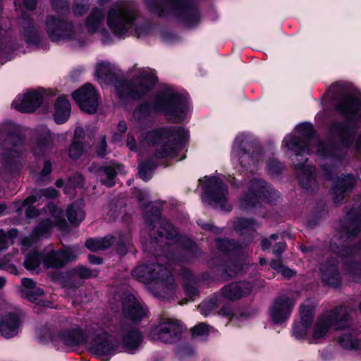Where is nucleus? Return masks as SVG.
Here are the masks:
<instances>
[{
	"mask_svg": "<svg viewBox=\"0 0 361 361\" xmlns=\"http://www.w3.org/2000/svg\"><path fill=\"white\" fill-rule=\"evenodd\" d=\"M190 101L187 94L171 87L161 90L152 102H144L138 104L135 114L139 118L149 116L152 113L159 114L173 123H182L187 118Z\"/></svg>",
	"mask_w": 361,
	"mask_h": 361,
	"instance_id": "obj_1",
	"label": "nucleus"
},
{
	"mask_svg": "<svg viewBox=\"0 0 361 361\" xmlns=\"http://www.w3.org/2000/svg\"><path fill=\"white\" fill-rule=\"evenodd\" d=\"M145 138L148 144L159 147L154 154L156 159L173 158L185 147L190 132L179 126H161L149 130Z\"/></svg>",
	"mask_w": 361,
	"mask_h": 361,
	"instance_id": "obj_2",
	"label": "nucleus"
},
{
	"mask_svg": "<svg viewBox=\"0 0 361 361\" xmlns=\"http://www.w3.org/2000/svg\"><path fill=\"white\" fill-rule=\"evenodd\" d=\"M335 109L345 118V120L331 122L329 125V132L338 137L343 147L349 148L357 133V118L361 120V99L348 94L336 104Z\"/></svg>",
	"mask_w": 361,
	"mask_h": 361,
	"instance_id": "obj_3",
	"label": "nucleus"
},
{
	"mask_svg": "<svg viewBox=\"0 0 361 361\" xmlns=\"http://www.w3.org/2000/svg\"><path fill=\"white\" fill-rule=\"evenodd\" d=\"M145 221L149 226V243L143 245L144 250L157 256L161 245L159 243L165 240H172L178 235L176 227L168 219L161 216V209L152 207L145 215Z\"/></svg>",
	"mask_w": 361,
	"mask_h": 361,
	"instance_id": "obj_4",
	"label": "nucleus"
},
{
	"mask_svg": "<svg viewBox=\"0 0 361 361\" xmlns=\"http://www.w3.org/2000/svg\"><path fill=\"white\" fill-rule=\"evenodd\" d=\"M158 81L155 73L144 71L131 80L117 78L114 87L116 95L121 101L128 99L140 101L155 87Z\"/></svg>",
	"mask_w": 361,
	"mask_h": 361,
	"instance_id": "obj_5",
	"label": "nucleus"
},
{
	"mask_svg": "<svg viewBox=\"0 0 361 361\" xmlns=\"http://www.w3.org/2000/svg\"><path fill=\"white\" fill-rule=\"evenodd\" d=\"M75 258L76 256L71 247L51 250L44 255L33 250L26 255L23 264L27 270H35L42 261L47 268L59 269L74 261Z\"/></svg>",
	"mask_w": 361,
	"mask_h": 361,
	"instance_id": "obj_6",
	"label": "nucleus"
},
{
	"mask_svg": "<svg viewBox=\"0 0 361 361\" xmlns=\"http://www.w3.org/2000/svg\"><path fill=\"white\" fill-rule=\"evenodd\" d=\"M25 145V137L14 130L4 132L0 129V149L2 165L6 171L12 173L18 170L17 158L21 152L18 149Z\"/></svg>",
	"mask_w": 361,
	"mask_h": 361,
	"instance_id": "obj_7",
	"label": "nucleus"
},
{
	"mask_svg": "<svg viewBox=\"0 0 361 361\" xmlns=\"http://www.w3.org/2000/svg\"><path fill=\"white\" fill-rule=\"evenodd\" d=\"M253 239L252 234L247 235L243 240L227 238V278L245 272V268L250 263L245 250Z\"/></svg>",
	"mask_w": 361,
	"mask_h": 361,
	"instance_id": "obj_8",
	"label": "nucleus"
},
{
	"mask_svg": "<svg viewBox=\"0 0 361 361\" xmlns=\"http://www.w3.org/2000/svg\"><path fill=\"white\" fill-rule=\"evenodd\" d=\"M202 190L201 200L204 207L226 211V190L224 181L216 176H204L198 180Z\"/></svg>",
	"mask_w": 361,
	"mask_h": 361,
	"instance_id": "obj_9",
	"label": "nucleus"
},
{
	"mask_svg": "<svg viewBox=\"0 0 361 361\" xmlns=\"http://www.w3.org/2000/svg\"><path fill=\"white\" fill-rule=\"evenodd\" d=\"M235 144L238 145V161L242 168L247 172L253 173L258 169L262 158V149L249 142L244 134H240L235 139Z\"/></svg>",
	"mask_w": 361,
	"mask_h": 361,
	"instance_id": "obj_10",
	"label": "nucleus"
},
{
	"mask_svg": "<svg viewBox=\"0 0 361 361\" xmlns=\"http://www.w3.org/2000/svg\"><path fill=\"white\" fill-rule=\"evenodd\" d=\"M135 20L133 11L116 3L108 11L106 23L116 36L121 37L128 32Z\"/></svg>",
	"mask_w": 361,
	"mask_h": 361,
	"instance_id": "obj_11",
	"label": "nucleus"
},
{
	"mask_svg": "<svg viewBox=\"0 0 361 361\" xmlns=\"http://www.w3.org/2000/svg\"><path fill=\"white\" fill-rule=\"evenodd\" d=\"M173 14L188 26H196L200 22V12L196 0H162Z\"/></svg>",
	"mask_w": 361,
	"mask_h": 361,
	"instance_id": "obj_12",
	"label": "nucleus"
},
{
	"mask_svg": "<svg viewBox=\"0 0 361 361\" xmlns=\"http://www.w3.org/2000/svg\"><path fill=\"white\" fill-rule=\"evenodd\" d=\"M120 346L119 341L114 336L106 331L102 332L90 341V352L100 357H106L104 359L109 361V358L116 355Z\"/></svg>",
	"mask_w": 361,
	"mask_h": 361,
	"instance_id": "obj_13",
	"label": "nucleus"
},
{
	"mask_svg": "<svg viewBox=\"0 0 361 361\" xmlns=\"http://www.w3.org/2000/svg\"><path fill=\"white\" fill-rule=\"evenodd\" d=\"M45 30L51 42L71 39L74 35L73 24L71 20L53 15H48L45 20Z\"/></svg>",
	"mask_w": 361,
	"mask_h": 361,
	"instance_id": "obj_14",
	"label": "nucleus"
},
{
	"mask_svg": "<svg viewBox=\"0 0 361 361\" xmlns=\"http://www.w3.org/2000/svg\"><path fill=\"white\" fill-rule=\"evenodd\" d=\"M55 147L54 133L47 127L38 128L31 139V152L35 158L49 157Z\"/></svg>",
	"mask_w": 361,
	"mask_h": 361,
	"instance_id": "obj_15",
	"label": "nucleus"
},
{
	"mask_svg": "<svg viewBox=\"0 0 361 361\" xmlns=\"http://www.w3.org/2000/svg\"><path fill=\"white\" fill-rule=\"evenodd\" d=\"M72 97L82 111L87 114H94L97 112L99 94L92 84L83 85L72 93Z\"/></svg>",
	"mask_w": 361,
	"mask_h": 361,
	"instance_id": "obj_16",
	"label": "nucleus"
},
{
	"mask_svg": "<svg viewBox=\"0 0 361 361\" xmlns=\"http://www.w3.org/2000/svg\"><path fill=\"white\" fill-rule=\"evenodd\" d=\"M132 276L139 282L149 284L154 281H165L169 276L166 267L159 262L140 264L132 271Z\"/></svg>",
	"mask_w": 361,
	"mask_h": 361,
	"instance_id": "obj_17",
	"label": "nucleus"
},
{
	"mask_svg": "<svg viewBox=\"0 0 361 361\" xmlns=\"http://www.w3.org/2000/svg\"><path fill=\"white\" fill-rule=\"evenodd\" d=\"M183 329L178 320L161 318L159 326L154 328L151 334L165 343H173L180 339Z\"/></svg>",
	"mask_w": 361,
	"mask_h": 361,
	"instance_id": "obj_18",
	"label": "nucleus"
},
{
	"mask_svg": "<svg viewBox=\"0 0 361 361\" xmlns=\"http://www.w3.org/2000/svg\"><path fill=\"white\" fill-rule=\"evenodd\" d=\"M293 300L286 295L276 297L269 309L271 322L276 325H281L290 318L294 307Z\"/></svg>",
	"mask_w": 361,
	"mask_h": 361,
	"instance_id": "obj_19",
	"label": "nucleus"
},
{
	"mask_svg": "<svg viewBox=\"0 0 361 361\" xmlns=\"http://www.w3.org/2000/svg\"><path fill=\"white\" fill-rule=\"evenodd\" d=\"M121 300L122 312L127 319L139 322L146 316V310L132 293L124 291Z\"/></svg>",
	"mask_w": 361,
	"mask_h": 361,
	"instance_id": "obj_20",
	"label": "nucleus"
},
{
	"mask_svg": "<svg viewBox=\"0 0 361 361\" xmlns=\"http://www.w3.org/2000/svg\"><path fill=\"white\" fill-rule=\"evenodd\" d=\"M350 314L344 305L335 307L328 314L322 315L318 322L329 330L331 326L336 330H343L349 326Z\"/></svg>",
	"mask_w": 361,
	"mask_h": 361,
	"instance_id": "obj_21",
	"label": "nucleus"
},
{
	"mask_svg": "<svg viewBox=\"0 0 361 361\" xmlns=\"http://www.w3.org/2000/svg\"><path fill=\"white\" fill-rule=\"evenodd\" d=\"M52 343L56 341H61L66 346H80L87 342V334L80 328L63 329L49 335Z\"/></svg>",
	"mask_w": 361,
	"mask_h": 361,
	"instance_id": "obj_22",
	"label": "nucleus"
},
{
	"mask_svg": "<svg viewBox=\"0 0 361 361\" xmlns=\"http://www.w3.org/2000/svg\"><path fill=\"white\" fill-rule=\"evenodd\" d=\"M43 95L37 90H29L23 96H18L12 104L17 111L30 114L35 112L42 104Z\"/></svg>",
	"mask_w": 361,
	"mask_h": 361,
	"instance_id": "obj_23",
	"label": "nucleus"
},
{
	"mask_svg": "<svg viewBox=\"0 0 361 361\" xmlns=\"http://www.w3.org/2000/svg\"><path fill=\"white\" fill-rule=\"evenodd\" d=\"M248 188L252 190L262 201L269 204L274 203L279 197V192L269 183L264 179L253 178L250 180Z\"/></svg>",
	"mask_w": 361,
	"mask_h": 361,
	"instance_id": "obj_24",
	"label": "nucleus"
},
{
	"mask_svg": "<svg viewBox=\"0 0 361 361\" xmlns=\"http://www.w3.org/2000/svg\"><path fill=\"white\" fill-rule=\"evenodd\" d=\"M355 185V179L353 174L348 173L344 177H338L334 181L331 188V194L334 195V202L335 204L341 203L344 199L343 194L345 192H350Z\"/></svg>",
	"mask_w": 361,
	"mask_h": 361,
	"instance_id": "obj_25",
	"label": "nucleus"
},
{
	"mask_svg": "<svg viewBox=\"0 0 361 361\" xmlns=\"http://www.w3.org/2000/svg\"><path fill=\"white\" fill-rule=\"evenodd\" d=\"M20 324L18 315L10 312L0 318V334L6 338L14 337L18 334Z\"/></svg>",
	"mask_w": 361,
	"mask_h": 361,
	"instance_id": "obj_26",
	"label": "nucleus"
},
{
	"mask_svg": "<svg viewBox=\"0 0 361 361\" xmlns=\"http://www.w3.org/2000/svg\"><path fill=\"white\" fill-rule=\"evenodd\" d=\"M71 106L69 100L64 94L60 95L54 104L53 119L58 124L66 123L71 116Z\"/></svg>",
	"mask_w": 361,
	"mask_h": 361,
	"instance_id": "obj_27",
	"label": "nucleus"
},
{
	"mask_svg": "<svg viewBox=\"0 0 361 361\" xmlns=\"http://www.w3.org/2000/svg\"><path fill=\"white\" fill-rule=\"evenodd\" d=\"M322 281L333 288H339L341 286L340 272L337 264L331 259H327L323 269L321 270Z\"/></svg>",
	"mask_w": 361,
	"mask_h": 361,
	"instance_id": "obj_28",
	"label": "nucleus"
},
{
	"mask_svg": "<svg viewBox=\"0 0 361 361\" xmlns=\"http://www.w3.org/2000/svg\"><path fill=\"white\" fill-rule=\"evenodd\" d=\"M348 225H342L343 233L348 239L355 238L361 232V214L356 209H351L347 213Z\"/></svg>",
	"mask_w": 361,
	"mask_h": 361,
	"instance_id": "obj_29",
	"label": "nucleus"
},
{
	"mask_svg": "<svg viewBox=\"0 0 361 361\" xmlns=\"http://www.w3.org/2000/svg\"><path fill=\"white\" fill-rule=\"evenodd\" d=\"M253 289L247 281H238L227 284V300H236L249 295Z\"/></svg>",
	"mask_w": 361,
	"mask_h": 361,
	"instance_id": "obj_30",
	"label": "nucleus"
},
{
	"mask_svg": "<svg viewBox=\"0 0 361 361\" xmlns=\"http://www.w3.org/2000/svg\"><path fill=\"white\" fill-rule=\"evenodd\" d=\"M23 34L25 41L28 44L39 45L42 41V36L36 27L35 20L28 15L23 16Z\"/></svg>",
	"mask_w": 361,
	"mask_h": 361,
	"instance_id": "obj_31",
	"label": "nucleus"
},
{
	"mask_svg": "<svg viewBox=\"0 0 361 361\" xmlns=\"http://www.w3.org/2000/svg\"><path fill=\"white\" fill-rule=\"evenodd\" d=\"M226 299V285L221 288L220 293H214L209 300L202 301L197 307L200 312L204 317L208 316L216 309Z\"/></svg>",
	"mask_w": 361,
	"mask_h": 361,
	"instance_id": "obj_32",
	"label": "nucleus"
},
{
	"mask_svg": "<svg viewBox=\"0 0 361 361\" xmlns=\"http://www.w3.org/2000/svg\"><path fill=\"white\" fill-rule=\"evenodd\" d=\"M143 341L141 331L136 328H131L122 336L123 347L129 353H134Z\"/></svg>",
	"mask_w": 361,
	"mask_h": 361,
	"instance_id": "obj_33",
	"label": "nucleus"
},
{
	"mask_svg": "<svg viewBox=\"0 0 361 361\" xmlns=\"http://www.w3.org/2000/svg\"><path fill=\"white\" fill-rule=\"evenodd\" d=\"M123 168V164L111 162L109 164H103L99 166L96 171L98 174H104L106 180L101 178V182L103 185L108 188L114 187L116 185L115 178L118 174V171H121Z\"/></svg>",
	"mask_w": 361,
	"mask_h": 361,
	"instance_id": "obj_34",
	"label": "nucleus"
},
{
	"mask_svg": "<svg viewBox=\"0 0 361 361\" xmlns=\"http://www.w3.org/2000/svg\"><path fill=\"white\" fill-rule=\"evenodd\" d=\"M340 151L339 145L334 141H320L318 144L317 153L324 159H330L341 161L344 157Z\"/></svg>",
	"mask_w": 361,
	"mask_h": 361,
	"instance_id": "obj_35",
	"label": "nucleus"
},
{
	"mask_svg": "<svg viewBox=\"0 0 361 361\" xmlns=\"http://www.w3.org/2000/svg\"><path fill=\"white\" fill-rule=\"evenodd\" d=\"M256 225L257 220L255 218H246L244 216L236 217L233 224L234 231L238 235L243 237V238L248 234L253 235V233L256 231Z\"/></svg>",
	"mask_w": 361,
	"mask_h": 361,
	"instance_id": "obj_36",
	"label": "nucleus"
},
{
	"mask_svg": "<svg viewBox=\"0 0 361 361\" xmlns=\"http://www.w3.org/2000/svg\"><path fill=\"white\" fill-rule=\"evenodd\" d=\"M283 144H285L288 150L293 152L296 157H301L305 152L310 150V144L295 135H286Z\"/></svg>",
	"mask_w": 361,
	"mask_h": 361,
	"instance_id": "obj_37",
	"label": "nucleus"
},
{
	"mask_svg": "<svg viewBox=\"0 0 361 361\" xmlns=\"http://www.w3.org/2000/svg\"><path fill=\"white\" fill-rule=\"evenodd\" d=\"M116 241V236L106 235L103 238H89L85 243V246L91 252L106 250L111 247Z\"/></svg>",
	"mask_w": 361,
	"mask_h": 361,
	"instance_id": "obj_38",
	"label": "nucleus"
},
{
	"mask_svg": "<svg viewBox=\"0 0 361 361\" xmlns=\"http://www.w3.org/2000/svg\"><path fill=\"white\" fill-rule=\"evenodd\" d=\"M306 158L303 161L295 164V169L300 171L302 175L299 178L300 186L305 190H309L312 187V184L315 180V174L312 170L307 168L306 165Z\"/></svg>",
	"mask_w": 361,
	"mask_h": 361,
	"instance_id": "obj_39",
	"label": "nucleus"
},
{
	"mask_svg": "<svg viewBox=\"0 0 361 361\" xmlns=\"http://www.w3.org/2000/svg\"><path fill=\"white\" fill-rule=\"evenodd\" d=\"M171 240H175L183 251L188 252L190 259H193L200 256L201 250L198 247L197 243L190 238L182 236L178 234L177 237Z\"/></svg>",
	"mask_w": 361,
	"mask_h": 361,
	"instance_id": "obj_40",
	"label": "nucleus"
},
{
	"mask_svg": "<svg viewBox=\"0 0 361 361\" xmlns=\"http://www.w3.org/2000/svg\"><path fill=\"white\" fill-rule=\"evenodd\" d=\"M104 18V13L102 9L95 7L92 8L90 13L86 18L85 25L87 31L90 33H95Z\"/></svg>",
	"mask_w": 361,
	"mask_h": 361,
	"instance_id": "obj_41",
	"label": "nucleus"
},
{
	"mask_svg": "<svg viewBox=\"0 0 361 361\" xmlns=\"http://www.w3.org/2000/svg\"><path fill=\"white\" fill-rule=\"evenodd\" d=\"M95 76L98 80L115 81L118 78L111 66L110 63L101 61L95 68Z\"/></svg>",
	"mask_w": 361,
	"mask_h": 361,
	"instance_id": "obj_42",
	"label": "nucleus"
},
{
	"mask_svg": "<svg viewBox=\"0 0 361 361\" xmlns=\"http://www.w3.org/2000/svg\"><path fill=\"white\" fill-rule=\"evenodd\" d=\"M85 216V212L75 204L69 205L66 209V217L73 227L78 226Z\"/></svg>",
	"mask_w": 361,
	"mask_h": 361,
	"instance_id": "obj_43",
	"label": "nucleus"
},
{
	"mask_svg": "<svg viewBox=\"0 0 361 361\" xmlns=\"http://www.w3.org/2000/svg\"><path fill=\"white\" fill-rule=\"evenodd\" d=\"M295 129L298 133V137L310 144L316 135L314 127L310 122L301 123L296 126Z\"/></svg>",
	"mask_w": 361,
	"mask_h": 361,
	"instance_id": "obj_44",
	"label": "nucleus"
},
{
	"mask_svg": "<svg viewBox=\"0 0 361 361\" xmlns=\"http://www.w3.org/2000/svg\"><path fill=\"white\" fill-rule=\"evenodd\" d=\"M41 197L37 189L35 188L31 192L30 195L27 196L23 201L16 200L14 204L16 207V212L20 214L25 207L33 206L35 203L40 201Z\"/></svg>",
	"mask_w": 361,
	"mask_h": 361,
	"instance_id": "obj_45",
	"label": "nucleus"
},
{
	"mask_svg": "<svg viewBox=\"0 0 361 361\" xmlns=\"http://www.w3.org/2000/svg\"><path fill=\"white\" fill-rule=\"evenodd\" d=\"M157 167V164L153 159H147L145 161L139 164L138 174L140 178L145 182L149 181L151 179V176L148 175V172L154 171Z\"/></svg>",
	"mask_w": 361,
	"mask_h": 361,
	"instance_id": "obj_46",
	"label": "nucleus"
},
{
	"mask_svg": "<svg viewBox=\"0 0 361 361\" xmlns=\"http://www.w3.org/2000/svg\"><path fill=\"white\" fill-rule=\"evenodd\" d=\"M68 274L71 276H78L81 279H89L97 276V273L84 265H78L70 269Z\"/></svg>",
	"mask_w": 361,
	"mask_h": 361,
	"instance_id": "obj_47",
	"label": "nucleus"
},
{
	"mask_svg": "<svg viewBox=\"0 0 361 361\" xmlns=\"http://www.w3.org/2000/svg\"><path fill=\"white\" fill-rule=\"evenodd\" d=\"M262 200L249 188L247 192L240 200L241 207L244 209H250L259 204Z\"/></svg>",
	"mask_w": 361,
	"mask_h": 361,
	"instance_id": "obj_48",
	"label": "nucleus"
},
{
	"mask_svg": "<svg viewBox=\"0 0 361 361\" xmlns=\"http://www.w3.org/2000/svg\"><path fill=\"white\" fill-rule=\"evenodd\" d=\"M53 223L49 219L42 220L32 231L33 235L40 238L51 231Z\"/></svg>",
	"mask_w": 361,
	"mask_h": 361,
	"instance_id": "obj_49",
	"label": "nucleus"
},
{
	"mask_svg": "<svg viewBox=\"0 0 361 361\" xmlns=\"http://www.w3.org/2000/svg\"><path fill=\"white\" fill-rule=\"evenodd\" d=\"M338 344L346 350H357L359 348V340L350 334H345L338 338Z\"/></svg>",
	"mask_w": 361,
	"mask_h": 361,
	"instance_id": "obj_50",
	"label": "nucleus"
},
{
	"mask_svg": "<svg viewBox=\"0 0 361 361\" xmlns=\"http://www.w3.org/2000/svg\"><path fill=\"white\" fill-rule=\"evenodd\" d=\"M85 152L83 142L72 140L68 148V156L71 159L76 160L79 159Z\"/></svg>",
	"mask_w": 361,
	"mask_h": 361,
	"instance_id": "obj_51",
	"label": "nucleus"
},
{
	"mask_svg": "<svg viewBox=\"0 0 361 361\" xmlns=\"http://www.w3.org/2000/svg\"><path fill=\"white\" fill-rule=\"evenodd\" d=\"M217 250L221 253L219 266L221 267L222 274L226 273V238H217L215 239Z\"/></svg>",
	"mask_w": 361,
	"mask_h": 361,
	"instance_id": "obj_52",
	"label": "nucleus"
},
{
	"mask_svg": "<svg viewBox=\"0 0 361 361\" xmlns=\"http://www.w3.org/2000/svg\"><path fill=\"white\" fill-rule=\"evenodd\" d=\"M144 2L150 13L157 15L159 18L166 16L164 8L158 0H144Z\"/></svg>",
	"mask_w": 361,
	"mask_h": 361,
	"instance_id": "obj_53",
	"label": "nucleus"
},
{
	"mask_svg": "<svg viewBox=\"0 0 361 361\" xmlns=\"http://www.w3.org/2000/svg\"><path fill=\"white\" fill-rule=\"evenodd\" d=\"M283 164L276 159H271L267 161V169L271 176H279L283 170Z\"/></svg>",
	"mask_w": 361,
	"mask_h": 361,
	"instance_id": "obj_54",
	"label": "nucleus"
},
{
	"mask_svg": "<svg viewBox=\"0 0 361 361\" xmlns=\"http://www.w3.org/2000/svg\"><path fill=\"white\" fill-rule=\"evenodd\" d=\"M360 252L358 243L343 245L340 248L341 256L343 257H353Z\"/></svg>",
	"mask_w": 361,
	"mask_h": 361,
	"instance_id": "obj_55",
	"label": "nucleus"
},
{
	"mask_svg": "<svg viewBox=\"0 0 361 361\" xmlns=\"http://www.w3.org/2000/svg\"><path fill=\"white\" fill-rule=\"evenodd\" d=\"M25 294L27 300L32 302H37L39 298L44 294V290L36 286H35L30 290H25Z\"/></svg>",
	"mask_w": 361,
	"mask_h": 361,
	"instance_id": "obj_56",
	"label": "nucleus"
},
{
	"mask_svg": "<svg viewBox=\"0 0 361 361\" xmlns=\"http://www.w3.org/2000/svg\"><path fill=\"white\" fill-rule=\"evenodd\" d=\"M185 295L190 300H194L195 298L199 295L200 291L195 284L191 282H185L183 285Z\"/></svg>",
	"mask_w": 361,
	"mask_h": 361,
	"instance_id": "obj_57",
	"label": "nucleus"
},
{
	"mask_svg": "<svg viewBox=\"0 0 361 361\" xmlns=\"http://www.w3.org/2000/svg\"><path fill=\"white\" fill-rule=\"evenodd\" d=\"M41 199L45 197L49 200H54L60 196V192L53 187L37 189Z\"/></svg>",
	"mask_w": 361,
	"mask_h": 361,
	"instance_id": "obj_58",
	"label": "nucleus"
},
{
	"mask_svg": "<svg viewBox=\"0 0 361 361\" xmlns=\"http://www.w3.org/2000/svg\"><path fill=\"white\" fill-rule=\"evenodd\" d=\"M209 334V326L203 322L198 323L191 329L192 337L207 336Z\"/></svg>",
	"mask_w": 361,
	"mask_h": 361,
	"instance_id": "obj_59",
	"label": "nucleus"
},
{
	"mask_svg": "<svg viewBox=\"0 0 361 361\" xmlns=\"http://www.w3.org/2000/svg\"><path fill=\"white\" fill-rule=\"evenodd\" d=\"M116 253L120 256H125L128 253V247L126 244L123 235H120L118 239L116 238L114 243Z\"/></svg>",
	"mask_w": 361,
	"mask_h": 361,
	"instance_id": "obj_60",
	"label": "nucleus"
},
{
	"mask_svg": "<svg viewBox=\"0 0 361 361\" xmlns=\"http://www.w3.org/2000/svg\"><path fill=\"white\" fill-rule=\"evenodd\" d=\"M348 271L355 279H361V262H352L347 267Z\"/></svg>",
	"mask_w": 361,
	"mask_h": 361,
	"instance_id": "obj_61",
	"label": "nucleus"
},
{
	"mask_svg": "<svg viewBox=\"0 0 361 361\" xmlns=\"http://www.w3.org/2000/svg\"><path fill=\"white\" fill-rule=\"evenodd\" d=\"M53 170V165L49 159H45L43 162V167L39 172L40 180H44L51 174Z\"/></svg>",
	"mask_w": 361,
	"mask_h": 361,
	"instance_id": "obj_62",
	"label": "nucleus"
},
{
	"mask_svg": "<svg viewBox=\"0 0 361 361\" xmlns=\"http://www.w3.org/2000/svg\"><path fill=\"white\" fill-rule=\"evenodd\" d=\"M176 353L181 357H190L194 355V349L190 344L183 343L178 346Z\"/></svg>",
	"mask_w": 361,
	"mask_h": 361,
	"instance_id": "obj_63",
	"label": "nucleus"
},
{
	"mask_svg": "<svg viewBox=\"0 0 361 361\" xmlns=\"http://www.w3.org/2000/svg\"><path fill=\"white\" fill-rule=\"evenodd\" d=\"M329 330L318 321L313 328V338L319 339L323 338Z\"/></svg>",
	"mask_w": 361,
	"mask_h": 361,
	"instance_id": "obj_64",
	"label": "nucleus"
}]
</instances>
